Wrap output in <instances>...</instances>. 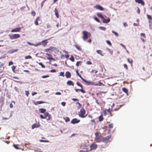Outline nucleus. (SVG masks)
<instances>
[{
	"instance_id": "nucleus-1",
	"label": "nucleus",
	"mask_w": 152,
	"mask_h": 152,
	"mask_svg": "<svg viewBox=\"0 0 152 152\" xmlns=\"http://www.w3.org/2000/svg\"><path fill=\"white\" fill-rule=\"evenodd\" d=\"M82 33L83 34V39L84 41H86L91 36V34L87 31H83Z\"/></svg>"
},
{
	"instance_id": "nucleus-2",
	"label": "nucleus",
	"mask_w": 152,
	"mask_h": 152,
	"mask_svg": "<svg viewBox=\"0 0 152 152\" xmlns=\"http://www.w3.org/2000/svg\"><path fill=\"white\" fill-rule=\"evenodd\" d=\"M39 116L42 119L46 118L47 120H49L51 118L50 115L47 112L44 113V115L41 114Z\"/></svg>"
},
{
	"instance_id": "nucleus-3",
	"label": "nucleus",
	"mask_w": 152,
	"mask_h": 152,
	"mask_svg": "<svg viewBox=\"0 0 152 152\" xmlns=\"http://www.w3.org/2000/svg\"><path fill=\"white\" fill-rule=\"evenodd\" d=\"M86 111L84 109H81L80 112H79L78 115L80 117L82 118H84L86 117L87 114H86Z\"/></svg>"
},
{
	"instance_id": "nucleus-4",
	"label": "nucleus",
	"mask_w": 152,
	"mask_h": 152,
	"mask_svg": "<svg viewBox=\"0 0 152 152\" xmlns=\"http://www.w3.org/2000/svg\"><path fill=\"white\" fill-rule=\"evenodd\" d=\"M76 84H77V86H80L81 88L80 89H75V91L76 92H78V91H80L83 93H86V91H85L83 89V86L81 84H80L78 82H77L76 83Z\"/></svg>"
},
{
	"instance_id": "nucleus-5",
	"label": "nucleus",
	"mask_w": 152,
	"mask_h": 152,
	"mask_svg": "<svg viewBox=\"0 0 152 152\" xmlns=\"http://www.w3.org/2000/svg\"><path fill=\"white\" fill-rule=\"evenodd\" d=\"M96 137L95 140L97 142H102L103 137L101 135H99V134H95Z\"/></svg>"
},
{
	"instance_id": "nucleus-6",
	"label": "nucleus",
	"mask_w": 152,
	"mask_h": 152,
	"mask_svg": "<svg viewBox=\"0 0 152 152\" xmlns=\"http://www.w3.org/2000/svg\"><path fill=\"white\" fill-rule=\"evenodd\" d=\"M89 145H87L85 144L81 145L80 147V148L81 149H86V150H81L80 151V152H88L89 151H88V147H89Z\"/></svg>"
},
{
	"instance_id": "nucleus-7",
	"label": "nucleus",
	"mask_w": 152,
	"mask_h": 152,
	"mask_svg": "<svg viewBox=\"0 0 152 152\" xmlns=\"http://www.w3.org/2000/svg\"><path fill=\"white\" fill-rule=\"evenodd\" d=\"M10 38L11 39H15L19 38L20 37V36L18 34H15L12 35H9Z\"/></svg>"
},
{
	"instance_id": "nucleus-8",
	"label": "nucleus",
	"mask_w": 152,
	"mask_h": 152,
	"mask_svg": "<svg viewBox=\"0 0 152 152\" xmlns=\"http://www.w3.org/2000/svg\"><path fill=\"white\" fill-rule=\"evenodd\" d=\"M97 144L95 143H92L90 146V148H88V151H90L93 150H95L97 148Z\"/></svg>"
},
{
	"instance_id": "nucleus-9",
	"label": "nucleus",
	"mask_w": 152,
	"mask_h": 152,
	"mask_svg": "<svg viewBox=\"0 0 152 152\" xmlns=\"http://www.w3.org/2000/svg\"><path fill=\"white\" fill-rule=\"evenodd\" d=\"M50 38H49L48 39H45L42 41L41 42H39L37 43V45L36 46H38L39 45H42L43 46H45L47 44V43H48L47 41L48 40L50 39Z\"/></svg>"
},
{
	"instance_id": "nucleus-10",
	"label": "nucleus",
	"mask_w": 152,
	"mask_h": 152,
	"mask_svg": "<svg viewBox=\"0 0 152 152\" xmlns=\"http://www.w3.org/2000/svg\"><path fill=\"white\" fill-rule=\"evenodd\" d=\"M111 139V136L110 135L108 136L105 137H103L102 142L107 143L110 141V139Z\"/></svg>"
},
{
	"instance_id": "nucleus-11",
	"label": "nucleus",
	"mask_w": 152,
	"mask_h": 152,
	"mask_svg": "<svg viewBox=\"0 0 152 152\" xmlns=\"http://www.w3.org/2000/svg\"><path fill=\"white\" fill-rule=\"evenodd\" d=\"M77 74L79 77L85 83H90V82L87 81L86 80L84 79L81 76L80 74L79 73L78 70V69H77L76 71Z\"/></svg>"
},
{
	"instance_id": "nucleus-12",
	"label": "nucleus",
	"mask_w": 152,
	"mask_h": 152,
	"mask_svg": "<svg viewBox=\"0 0 152 152\" xmlns=\"http://www.w3.org/2000/svg\"><path fill=\"white\" fill-rule=\"evenodd\" d=\"M46 54L48 56L47 57V59L49 60L50 61L52 60H53L54 61H55V59L53 58V56L51 55L48 53H46Z\"/></svg>"
},
{
	"instance_id": "nucleus-13",
	"label": "nucleus",
	"mask_w": 152,
	"mask_h": 152,
	"mask_svg": "<svg viewBox=\"0 0 152 152\" xmlns=\"http://www.w3.org/2000/svg\"><path fill=\"white\" fill-rule=\"evenodd\" d=\"M94 8L96 9L99 10L101 11H103L104 10V8L101 5L99 4H96L95 5Z\"/></svg>"
},
{
	"instance_id": "nucleus-14",
	"label": "nucleus",
	"mask_w": 152,
	"mask_h": 152,
	"mask_svg": "<svg viewBox=\"0 0 152 152\" xmlns=\"http://www.w3.org/2000/svg\"><path fill=\"white\" fill-rule=\"evenodd\" d=\"M80 121V120L78 119L77 118H75L72 120L71 121V123L73 124H75L79 123Z\"/></svg>"
},
{
	"instance_id": "nucleus-15",
	"label": "nucleus",
	"mask_w": 152,
	"mask_h": 152,
	"mask_svg": "<svg viewBox=\"0 0 152 152\" xmlns=\"http://www.w3.org/2000/svg\"><path fill=\"white\" fill-rule=\"evenodd\" d=\"M21 29V28L18 27V28H15V29H12L11 31V32H19L20 30Z\"/></svg>"
},
{
	"instance_id": "nucleus-16",
	"label": "nucleus",
	"mask_w": 152,
	"mask_h": 152,
	"mask_svg": "<svg viewBox=\"0 0 152 152\" xmlns=\"http://www.w3.org/2000/svg\"><path fill=\"white\" fill-rule=\"evenodd\" d=\"M135 1L138 4H141L142 6H144L145 5V3L142 0H135Z\"/></svg>"
},
{
	"instance_id": "nucleus-17",
	"label": "nucleus",
	"mask_w": 152,
	"mask_h": 152,
	"mask_svg": "<svg viewBox=\"0 0 152 152\" xmlns=\"http://www.w3.org/2000/svg\"><path fill=\"white\" fill-rule=\"evenodd\" d=\"M39 21H40L41 22L40 17L39 16L37 17L34 21V24L36 25L37 26L39 25Z\"/></svg>"
},
{
	"instance_id": "nucleus-18",
	"label": "nucleus",
	"mask_w": 152,
	"mask_h": 152,
	"mask_svg": "<svg viewBox=\"0 0 152 152\" xmlns=\"http://www.w3.org/2000/svg\"><path fill=\"white\" fill-rule=\"evenodd\" d=\"M102 21L104 23H107L110 22V19L109 18L106 19L104 17L102 19Z\"/></svg>"
},
{
	"instance_id": "nucleus-19",
	"label": "nucleus",
	"mask_w": 152,
	"mask_h": 152,
	"mask_svg": "<svg viewBox=\"0 0 152 152\" xmlns=\"http://www.w3.org/2000/svg\"><path fill=\"white\" fill-rule=\"evenodd\" d=\"M47 103V102H45V101H37L36 102H34V104L35 105H38V104H40L42 103Z\"/></svg>"
},
{
	"instance_id": "nucleus-20",
	"label": "nucleus",
	"mask_w": 152,
	"mask_h": 152,
	"mask_svg": "<svg viewBox=\"0 0 152 152\" xmlns=\"http://www.w3.org/2000/svg\"><path fill=\"white\" fill-rule=\"evenodd\" d=\"M140 35L141 37H143V38L141 37V39L143 41V42H144L145 41V39L146 38V36H145V34L144 33H142L140 34Z\"/></svg>"
},
{
	"instance_id": "nucleus-21",
	"label": "nucleus",
	"mask_w": 152,
	"mask_h": 152,
	"mask_svg": "<svg viewBox=\"0 0 152 152\" xmlns=\"http://www.w3.org/2000/svg\"><path fill=\"white\" fill-rule=\"evenodd\" d=\"M65 76L67 78H69L71 77V74L69 72L67 71L66 72Z\"/></svg>"
},
{
	"instance_id": "nucleus-22",
	"label": "nucleus",
	"mask_w": 152,
	"mask_h": 152,
	"mask_svg": "<svg viewBox=\"0 0 152 152\" xmlns=\"http://www.w3.org/2000/svg\"><path fill=\"white\" fill-rule=\"evenodd\" d=\"M54 12H55V15L56 16V18H59V15L58 14V12L56 8L55 9Z\"/></svg>"
},
{
	"instance_id": "nucleus-23",
	"label": "nucleus",
	"mask_w": 152,
	"mask_h": 152,
	"mask_svg": "<svg viewBox=\"0 0 152 152\" xmlns=\"http://www.w3.org/2000/svg\"><path fill=\"white\" fill-rule=\"evenodd\" d=\"M39 126H40V125H39V124H33V125H32V126L31 127H32V129H33L35 128H38V127H39Z\"/></svg>"
},
{
	"instance_id": "nucleus-24",
	"label": "nucleus",
	"mask_w": 152,
	"mask_h": 152,
	"mask_svg": "<svg viewBox=\"0 0 152 152\" xmlns=\"http://www.w3.org/2000/svg\"><path fill=\"white\" fill-rule=\"evenodd\" d=\"M18 51V49L12 50H11L9 51L8 52L10 54H12L14 52H17Z\"/></svg>"
},
{
	"instance_id": "nucleus-25",
	"label": "nucleus",
	"mask_w": 152,
	"mask_h": 152,
	"mask_svg": "<svg viewBox=\"0 0 152 152\" xmlns=\"http://www.w3.org/2000/svg\"><path fill=\"white\" fill-rule=\"evenodd\" d=\"M147 16L148 19L149 20V23H151V20H152V17L151 15H149L148 14L147 15Z\"/></svg>"
},
{
	"instance_id": "nucleus-26",
	"label": "nucleus",
	"mask_w": 152,
	"mask_h": 152,
	"mask_svg": "<svg viewBox=\"0 0 152 152\" xmlns=\"http://www.w3.org/2000/svg\"><path fill=\"white\" fill-rule=\"evenodd\" d=\"M67 84L69 86L72 85L73 86L74 85V83L71 80H69L67 82Z\"/></svg>"
},
{
	"instance_id": "nucleus-27",
	"label": "nucleus",
	"mask_w": 152,
	"mask_h": 152,
	"mask_svg": "<svg viewBox=\"0 0 152 152\" xmlns=\"http://www.w3.org/2000/svg\"><path fill=\"white\" fill-rule=\"evenodd\" d=\"M104 119L103 117V114L102 113L99 117V121L100 122L102 121Z\"/></svg>"
},
{
	"instance_id": "nucleus-28",
	"label": "nucleus",
	"mask_w": 152,
	"mask_h": 152,
	"mask_svg": "<svg viewBox=\"0 0 152 152\" xmlns=\"http://www.w3.org/2000/svg\"><path fill=\"white\" fill-rule=\"evenodd\" d=\"M112 109H110V108H109L107 110V111L109 113V114L111 116H113V115L111 113V111H112Z\"/></svg>"
},
{
	"instance_id": "nucleus-29",
	"label": "nucleus",
	"mask_w": 152,
	"mask_h": 152,
	"mask_svg": "<svg viewBox=\"0 0 152 152\" xmlns=\"http://www.w3.org/2000/svg\"><path fill=\"white\" fill-rule=\"evenodd\" d=\"M97 15L99 17L101 18L102 19V18H103V16L100 13H97Z\"/></svg>"
},
{
	"instance_id": "nucleus-30",
	"label": "nucleus",
	"mask_w": 152,
	"mask_h": 152,
	"mask_svg": "<svg viewBox=\"0 0 152 152\" xmlns=\"http://www.w3.org/2000/svg\"><path fill=\"white\" fill-rule=\"evenodd\" d=\"M39 110V112L42 113H44L46 111V110L45 109L43 108L40 109Z\"/></svg>"
},
{
	"instance_id": "nucleus-31",
	"label": "nucleus",
	"mask_w": 152,
	"mask_h": 152,
	"mask_svg": "<svg viewBox=\"0 0 152 152\" xmlns=\"http://www.w3.org/2000/svg\"><path fill=\"white\" fill-rule=\"evenodd\" d=\"M122 90L123 91L126 93L128 94V90L125 88H122Z\"/></svg>"
},
{
	"instance_id": "nucleus-32",
	"label": "nucleus",
	"mask_w": 152,
	"mask_h": 152,
	"mask_svg": "<svg viewBox=\"0 0 152 152\" xmlns=\"http://www.w3.org/2000/svg\"><path fill=\"white\" fill-rule=\"evenodd\" d=\"M96 52L99 54H100L102 56H103V55L102 54V51L100 50H98L96 51Z\"/></svg>"
},
{
	"instance_id": "nucleus-33",
	"label": "nucleus",
	"mask_w": 152,
	"mask_h": 152,
	"mask_svg": "<svg viewBox=\"0 0 152 152\" xmlns=\"http://www.w3.org/2000/svg\"><path fill=\"white\" fill-rule=\"evenodd\" d=\"M75 46L79 50H80V51L82 50V49L80 46H79L77 45H75Z\"/></svg>"
},
{
	"instance_id": "nucleus-34",
	"label": "nucleus",
	"mask_w": 152,
	"mask_h": 152,
	"mask_svg": "<svg viewBox=\"0 0 152 152\" xmlns=\"http://www.w3.org/2000/svg\"><path fill=\"white\" fill-rule=\"evenodd\" d=\"M12 103H13L14 104H15V101H12L11 102V103H10V107L12 108L13 107V105L12 104Z\"/></svg>"
},
{
	"instance_id": "nucleus-35",
	"label": "nucleus",
	"mask_w": 152,
	"mask_h": 152,
	"mask_svg": "<svg viewBox=\"0 0 152 152\" xmlns=\"http://www.w3.org/2000/svg\"><path fill=\"white\" fill-rule=\"evenodd\" d=\"M94 85L95 86H101L102 85H103V83L100 82H99L97 83L94 84ZM103 85H104L103 84Z\"/></svg>"
},
{
	"instance_id": "nucleus-36",
	"label": "nucleus",
	"mask_w": 152,
	"mask_h": 152,
	"mask_svg": "<svg viewBox=\"0 0 152 152\" xmlns=\"http://www.w3.org/2000/svg\"><path fill=\"white\" fill-rule=\"evenodd\" d=\"M127 61L128 62H129V63L131 64H132V63H133V60L132 59L128 58L127 59Z\"/></svg>"
},
{
	"instance_id": "nucleus-37",
	"label": "nucleus",
	"mask_w": 152,
	"mask_h": 152,
	"mask_svg": "<svg viewBox=\"0 0 152 152\" xmlns=\"http://www.w3.org/2000/svg\"><path fill=\"white\" fill-rule=\"evenodd\" d=\"M107 50L109 51V52L111 54H112L113 53V50L110 49L109 48H107Z\"/></svg>"
},
{
	"instance_id": "nucleus-38",
	"label": "nucleus",
	"mask_w": 152,
	"mask_h": 152,
	"mask_svg": "<svg viewBox=\"0 0 152 152\" xmlns=\"http://www.w3.org/2000/svg\"><path fill=\"white\" fill-rule=\"evenodd\" d=\"M27 43L29 44V45H32V46H36V45H37V44H34L33 43H32L30 42H27Z\"/></svg>"
},
{
	"instance_id": "nucleus-39",
	"label": "nucleus",
	"mask_w": 152,
	"mask_h": 152,
	"mask_svg": "<svg viewBox=\"0 0 152 152\" xmlns=\"http://www.w3.org/2000/svg\"><path fill=\"white\" fill-rule=\"evenodd\" d=\"M64 119L66 122H67L70 121L69 118L68 117H66V118H64Z\"/></svg>"
},
{
	"instance_id": "nucleus-40",
	"label": "nucleus",
	"mask_w": 152,
	"mask_h": 152,
	"mask_svg": "<svg viewBox=\"0 0 152 152\" xmlns=\"http://www.w3.org/2000/svg\"><path fill=\"white\" fill-rule=\"evenodd\" d=\"M69 59L72 62H74L75 61V58L73 56H72Z\"/></svg>"
},
{
	"instance_id": "nucleus-41",
	"label": "nucleus",
	"mask_w": 152,
	"mask_h": 152,
	"mask_svg": "<svg viewBox=\"0 0 152 152\" xmlns=\"http://www.w3.org/2000/svg\"><path fill=\"white\" fill-rule=\"evenodd\" d=\"M38 64L40 65L41 66V67L42 68H45V66L44 65V64H43L42 63L39 62Z\"/></svg>"
},
{
	"instance_id": "nucleus-42",
	"label": "nucleus",
	"mask_w": 152,
	"mask_h": 152,
	"mask_svg": "<svg viewBox=\"0 0 152 152\" xmlns=\"http://www.w3.org/2000/svg\"><path fill=\"white\" fill-rule=\"evenodd\" d=\"M112 32L116 36H118V34L115 31L113 30H112Z\"/></svg>"
},
{
	"instance_id": "nucleus-43",
	"label": "nucleus",
	"mask_w": 152,
	"mask_h": 152,
	"mask_svg": "<svg viewBox=\"0 0 152 152\" xmlns=\"http://www.w3.org/2000/svg\"><path fill=\"white\" fill-rule=\"evenodd\" d=\"M81 62H82L81 61H77L76 63V65L77 66H79V65H80V64H81Z\"/></svg>"
},
{
	"instance_id": "nucleus-44",
	"label": "nucleus",
	"mask_w": 152,
	"mask_h": 152,
	"mask_svg": "<svg viewBox=\"0 0 152 152\" xmlns=\"http://www.w3.org/2000/svg\"><path fill=\"white\" fill-rule=\"evenodd\" d=\"M32 58V57L30 56H25V59H31Z\"/></svg>"
},
{
	"instance_id": "nucleus-45",
	"label": "nucleus",
	"mask_w": 152,
	"mask_h": 152,
	"mask_svg": "<svg viewBox=\"0 0 152 152\" xmlns=\"http://www.w3.org/2000/svg\"><path fill=\"white\" fill-rule=\"evenodd\" d=\"M13 147L17 149H19V148L18 147V145H16L15 144L13 145Z\"/></svg>"
},
{
	"instance_id": "nucleus-46",
	"label": "nucleus",
	"mask_w": 152,
	"mask_h": 152,
	"mask_svg": "<svg viewBox=\"0 0 152 152\" xmlns=\"http://www.w3.org/2000/svg\"><path fill=\"white\" fill-rule=\"evenodd\" d=\"M98 71L96 70H93L91 72V73H96Z\"/></svg>"
},
{
	"instance_id": "nucleus-47",
	"label": "nucleus",
	"mask_w": 152,
	"mask_h": 152,
	"mask_svg": "<svg viewBox=\"0 0 152 152\" xmlns=\"http://www.w3.org/2000/svg\"><path fill=\"white\" fill-rule=\"evenodd\" d=\"M94 20H96V21L99 23L100 22V21L99 19L98 18H97L96 17H95L94 18Z\"/></svg>"
},
{
	"instance_id": "nucleus-48",
	"label": "nucleus",
	"mask_w": 152,
	"mask_h": 152,
	"mask_svg": "<svg viewBox=\"0 0 152 152\" xmlns=\"http://www.w3.org/2000/svg\"><path fill=\"white\" fill-rule=\"evenodd\" d=\"M100 28L104 31H105L106 29V28L105 27H102V26H100L99 27Z\"/></svg>"
},
{
	"instance_id": "nucleus-49",
	"label": "nucleus",
	"mask_w": 152,
	"mask_h": 152,
	"mask_svg": "<svg viewBox=\"0 0 152 152\" xmlns=\"http://www.w3.org/2000/svg\"><path fill=\"white\" fill-rule=\"evenodd\" d=\"M108 126L110 128H112L113 127V124H110L108 125Z\"/></svg>"
},
{
	"instance_id": "nucleus-50",
	"label": "nucleus",
	"mask_w": 152,
	"mask_h": 152,
	"mask_svg": "<svg viewBox=\"0 0 152 152\" xmlns=\"http://www.w3.org/2000/svg\"><path fill=\"white\" fill-rule=\"evenodd\" d=\"M124 68H125L127 70H128V67L126 64H124Z\"/></svg>"
},
{
	"instance_id": "nucleus-51",
	"label": "nucleus",
	"mask_w": 152,
	"mask_h": 152,
	"mask_svg": "<svg viewBox=\"0 0 152 152\" xmlns=\"http://www.w3.org/2000/svg\"><path fill=\"white\" fill-rule=\"evenodd\" d=\"M31 14L33 16H35L36 15V12L34 11L31 12Z\"/></svg>"
},
{
	"instance_id": "nucleus-52",
	"label": "nucleus",
	"mask_w": 152,
	"mask_h": 152,
	"mask_svg": "<svg viewBox=\"0 0 152 152\" xmlns=\"http://www.w3.org/2000/svg\"><path fill=\"white\" fill-rule=\"evenodd\" d=\"M45 1H45L44 0H43V1H42L41 3V7H42L43 6V4H44V3L45 2Z\"/></svg>"
},
{
	"instance_id": "nucleus-53",
	"label": "nucleus",
	"mask_w": 152,
	"mask_h": 152,
	"mask_svg": "<svg viewBox=\"0 0 152 152\" xmlns=\"http://www.w3.org/2000/svg\"><path fill=\"white\" fill-rule=\"evenodd\" d=\"M106 42L109 45H111L112 44L111 42L109 41V40H107L106 41Z\"/></svg>"
},
{
	"instance_id": "nucleus-54",
	"label": "nucleus",
	"mask_w": 152,
	"mask_h": 152,
	"mask_svg": "<svg viewBox=\"0 0 152 152\" xmlns=\"http://www.w3.org/2000/svg\"><path fill=\"white\" fill-rule=\"evenodd\" d=\"M39 141L40 142H48V140H40Z\"/></svg>"
},
{
	"instance_id": "nucleus-55",
	"label": "nucleus",
	"mask_w": 152,
	"mask_h": 152,
	"mask_svg": "<svg viewBox=\"0 0 152 152\" xmlns=\"http://www.w3.org/2000/svg\"><path fill=\"white\" fill-rule=\"evenodd\" d=\"M60 75L63 76V77H64V72H61L60 73Z\"/></svg>"
},
{
	"instance_id": "nucleus-56",
	"label": "nucleus",
	"mask_w": 152,
	"mask_h": 152,
	"mask_svg": "<svg viewBox=\"0 0 152 152\" xmlns=\"http://www.w3.org/2000/svg\"><path fill=\"white\" fill-rule=\"evenodd\" d=\"M86 64L88 65H91L92 64L91 62L90 61H88L86 62Z\"/></svg>"
},
{
	"instance_id": "nucleus-57",
	"label": "nucleus",
	"mask_w": 152,
	"mask_h": 152,
	"mask_svg": "<svg viewBox=\"0 0 152 152\" xmlns=\"http://www.w3.org/2000/svg\"><path fill=\"white\" fill-rule=\"evenodd\" d=\"M26 94V95L27 96H28V94H29V92L28 91H25Z\"/></svg>"
},
{
	"instance_id": "nucleus-58",
	"label": "nucleus",
	"mask_w": 152,
	"mask_h": 152,
	"mask_svg": "<svg viewBox=\"0 0 152 152\" xmlns=\"http://www.w3.org/2000/svg\"><path fill=\"white\" fill-rule=\"evenodd\" d=\"M50 72H56V70L55 69H52L50 71Z\"/></svg>"
},
{
	"instance_id": "nucleus-59",
	"label": "nucleus",
	"mask_w": 152,
	"mask_h": 152,
	"mask_svg": "<svg viewBox=\"0 0 152 152\" xmlns=\"http://www.w3.org/2000/svg\"><path fill=\"white\" fill-rule=\"evenodd\" d=\"M76 104L79 105V108H80L82 106L81 104L79 102H77Z\"/></svg>"
},
{
	"instance_id": "nucleus-60",
	"label": "nucleus",
	"mask_w": 152,
	"mask_h": 152,
	"mask_svg": "<svg viewBox=\"0 0 152 152\" xmlns=\"http://www.w3.org/2000/svg\"><path fill=\"white\" fill-rule=\"evenodd\" d=\"M61 104L63 106H65L66 104V102H62L61 103Z\"/></svg>"
},
{
	"instance_id": "nucleus-61",
	"label": "nucleus",
	"mask_w": 152,
	"mask_h": 152,
	"mask_svg": "<svg viewBox=\"0 0 152 152\" xmlns=\"http://www.w3.org/2000/svg\"><path fill=\"white\" fill-rule=\"evenodd\" d=\"M49 77V75H44L42 77L43 78H46Z\"/></svg>"
},
{
	"instance_id": "nucleus-62",
	"label": "nucleus",
	"mask_w": 152,
	"mask_h": 152,
	"mask_svg": "<svg viewBox=\"0 0 152 152\" xmlns=\"http://www.w3.org/2000/svg\"><path fill=\"white\" fill-rule=\"evenodd\" d=\"M120 45L123 47L125 49H126V48L125 46L123 45L121 43L120 44Z\"/></svg>"
},
{
	"instance_id": "nucleus-63",
	"label": "nucleus",
	"mask_w": 152,
	"mask_h": 152,
	"mask_svg": "<svg viewBox=\"0 0 152 152\" xmlns=\"http://www.w3.org/2000/svg\"><path fill=\"white\" fill-rule=\"evenodd\" d=\"M13 64V62L12 61H10L9 63V66H10Z\"/></svg>"
},
{
	"instance_id": "nucleus-64",
	"label": "nucleus",
	"mask_w": 152,
	"mask_h": 152,
	"mask_svg": "<svg viewBox=\"0 0 152 152\" xmlns=\"http://www.w3.org/2000/svg\"><path fill=\"white\" fill-rule=\"evenodd\" d=\"M72 100L74 101H78L79 100L78 99H76V98H72Z\"/></svg>"
}]
</instances>
